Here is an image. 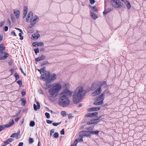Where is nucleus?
<instances>
[{
  "label": "nucleus",
  "mask_w": 146,
  "mask_h": 146,
  "mask_svg": "<svg viewBox=\"0 0 146 146\" xmlns=\"http://www.w3.org/2000/svg\"><path fill=\"white\" fill-rule=\"evenodd\" d=\"M86 93L82 86H78L76 89L73 95V101L74 104H76L79 102L81 99L84 97Z\"/></svg>",
  "instance_id": "obj_1"
},
{
  "label": "nucleus",
  "mask_w": 146,
  "mask_h": 146,
  "mask_svg": "<svg viewBox=\"0 0 146 146\" xmlns=\"http://www.w3.org/2000/svg\"><path fill=\"white\" fill-rule=\"evenodd\" d=\"M61 88V85L59 83L57 82L52 84L51 88L48 90L50 95V98L56 97L58 96V92Z\"/></svg>",
  "instance_id": "obj_2"
},
{
  "label": "nucleus",
  "mask_w": 146,
  "mask_h": 146,
  "mask_svg": "<svg viewBox=\"0 0 146 146\" xmlns=\"http://www.w3.org/2000/svg\"><path fill=\"white\" fill-rule=\"evenodd\" d=\"M57 76L54 74H50V72L46 71L44 72V74H42L41 78L42 79H45L47 83H50L53 82L56 79Z\"/></svg>",
  "instance_id": "obj_3"
},
{
  "label": "nucleus",
  "mask_w": 146,
  "mask_h": 146,
  "mask_svg": "<svg viewBox=\"0 0 146 146\" xmlns=\"http://www.w3.org/2000/svg\"><path fill=\"white\" fill-rule=\"evenodd\" d=\"M70 103V100L66 96L64 95H61L60 93L58 103L59 105L63 107L68 106Z\"/></svg>",
  "instance_id": "obj_4"
},
{
  "label": "nucleus",
  "mask_w": 146,
  "mask_h": 146,
  "mask_svg": "<svg viewBox=\"0 0 146 146\" xmlns=\"http://www.w3.org/2000/svg\"><path fill=\"white\" fill-rule=\"evenodd\" d=\"M39 18L36 16H33V13L32 12L29 13L26 18V21L28 22H30L31 25L32 26L30 28L33 27L36 23L37 20H38Z\"/></svg>",
  "instance_id": "obj_5"
},
{
  "label": "nucleus",
  "mask_w": 146,
  "mask_h": 146,
  "mask_svg": "<svg viewBox=\"0 0 146 146\" xmlns=\"http://www.w3.org/2000/svg\"><path fill=\"white\" fill-rule=\"evenodd\" d=\"M104 96V94L102 93L95 97L94 99L95 101L94 102L93 104L96 105H102L103 104Z\"/></svg>",
  "instance_id": "obj_6"
},
{
  "label": "nucleus",
  "mask_w": 146,
  "mask_h": 146,
  "mask_svg": "<svg viewBox=\"0 0 146 146\" xmlns=\"http://www.w3.org/2000/svg\"><path fill=\"white\" fill-rule=\"evenodd\" d=\"M100 84L99 87L92 94V96L94 97L99 95L102 91L101 87L103 86L105 87L106 86V82H100Z\"/></svg>",
  "instance_id": "obj_7"
},
{
  "label": "nucleus",
  "mask_w": 146,
  "mask_h": 146,
  "mask_svg": "<svg viewBox=\"0 0 146 146\" xmlns=\"http://www.w3.org/2000/svg\"><path fill=\"white\" fill-rule=\"evenodd\" d=\"M110 3L112 6L116 8H120L122 6V3L119 0H111Z\"/></svg>",
  "instance_id": "obj_8"
},
{
  "label": "nucleus",
  "mask_w": 146,
  "mask_h": 146,
  "mask_svg": "<svg viewBox=\"0 0 146 146\" xmlns=\"http://www.w3.org/2000/svg\"><path fill=\"white\" fill-rule=\"evenodd\" d=\"M72 92L69 90L67 89H65L60 93L61 95H64V96H66L68 98L71 97L72 95Z\"/></svg>",
  "instance_id": "obj_9"
},
{
  "label": "nucleus",
  "mask_w": 146,
  "mask_h": 146,
  "mask_svg": "<svg viewBox=\"0 0 146 146\" xmlns=\"http://www.w3.org/2000/svg\"><path fill=\"white\" fill-rule=\"evenodd\" d=\"M81 133L79 135L81 137H88L90 136L91 133V131H82L81 132Z\"/></svg>",
  "instance_id": "obj_10"
},
{
  "label": "nucleus",
  "mask_w": 146,
  "mask_h": 146,
  "mask_svg": "<svg viewBox=\"0 0 146 146\" xmlns=\"http://www.w3.org/2000/svg\"><path fill=\"white\" fill-rule=\"evenodd\" d=\"M100 81H97L94 83L91 86V88L92 90H94L97 88H98L99 86Z\"/></svg>",
  "instance_id": "obj_11"
},
{
  "label": "nucleus",
  "mask_w": 146,
  "mask_h": 146,
  "mask_svg": "<svg viewBox=\"0 0 146 146\" xmlns=\"http://www.w3.org/2000/svg\"><path fill=\"white\" fill-rule=\"evenodd\" d=\"M40 36V35L38 31L32 35L31 39L32 40H36Z\"/></svg>",
  "instance_id": "obj_12"
},
{
  "label": "nucleus",
  "mask_w": 146,
  "mask_h": 146,
  "mask_svg": "<svg viewBox=\"0 0 146 146\" xmlns=\"http://www.w3.org/2000/svg\"><path fill=\"white\" fill-rule=\"evenodd\" d=\"M98 114V112H95L94 113H89L87 114L85 116L86 117H95L96 116H97Z\"/></svg>",
  "instance_id": "obj_13"
},
{
  "label": "nucleus",
  "mask_w": 146,
  "mask_h": 146,
  "mask_svg": "<svg viewBox=\"0 0 146 146\" xmlns=\"http://www.w3.org/2000/svg\"><path fill=\"white\" fill-rule=\"evenodd\" d=\"M5 48L3 44H0V54H4V55H8L7 53L4 52Z\"/></svg>",
  "instance_id": "obj_14"
},
{
  "label": "nucleus",
  "mask_w": 146,
  "mask_h": 146,
  "mask_svg": "<svg viewBox=\"0 0 146 146\" xmlns=\"http://www.w3.org/2000/svg\"><path fill=\"white\" fill-rule=\"evenodd\" d=\"M14 123V120L13 119H12L8 123L4 125V126L6 128H8L12 126Z\"/></svg>",
  "instance_id": "obj_15"
},
{
  "label": "nucleus",
  "mask_w": 146,
  "mask_h": 146,
  "mask_svg": "<svg viewBox=\"0 0 146 146\" xmlns=\"http://www.w3.org/2000/svg\"><path fill=\"white\" fill-rule=\"evenodd\" d=\"M45 58L44 55H40L35 59V61L36 62L41 61L44 59Z\"/></svg>",
  "instance_id": "obj_16"
},
{
  "label": "nucleus",
  "mask_w": 146,
  "mask_h": 146,
  "mask_svg": "<svg viewBox=\"0 0 146 146\" xmlns=\"http://www.w3.org/2000/svg\"><path fill=\"white\" fill-rule=\"evenodd\" d=\"M36 105L37 107H36V105L35 104H33V107L34 110L36 111L38 109H39L40 108V106L39 103L38 102H37Z\"/></svg>",
  "instance_id": "obj_17"
},
{
  "label": "nucleus",
  "mask_w": 146,
  "mask_h": 146,
  "mask_svg": "<svg viewBox=\"0 0 146 146\" xmlns=\"http://www.w3.org/2000/svg\"><path fill=\"white\" fill-rule=\"evenodd\" d=\"M100 108L99 107H93L88 109L87 110L88 111H98L100 110Z\"/></svg>",
  "instance_id": "obj_18"
},
{
  "label": "nucleus",
  "mask_w": 146,
  "mask_h": 146,
  "mask_svg": "<svg viewBox=\"0 0 146 146\" xmlns=\"http://www.w3.org/2000/svg\"><path fill=\"white\" fill-rule=\"evenodd\" d=\"M13 11L17 18L18 19L20 15L19 11L17 9H15L13 10Z\"/></svg>",
  "instance_id": "obj_19"
},
{
  "label": "nucleus",
  "mask_w": 146,
  "mask_h": 146,
  "mask_svg": "<svg viewBox=\"0 0 146 146\" xmlns=\"http://www.w3.org/2000/svg\"><path fill=\"white\" fill-rule=\"evenodd\" d=\"M27 10H28V7L27 6H25L24 7V13H23V17L24 18H25L27 14Z\"/></svg>",
  "instance_id": "obj_20"
},
{
  "label": "nucleus",
  "mask_w": 146,
  "mask_h": 146,
  "mask_svg": "<svg viewBox=\"0 0 146 146\" xmlns=\"http://www.w3.org/2000/svg\"><path fill=\"white\" fill-rule=\"evenodd\" d=\"M91 16L92 18L94 20L98 18L96 14L92 12H91Z\"/></svg>",
  "instance_id": "obj_21"
},
{
  "label": "nucleus",
  "mask_w": 146,
  "mask_h": 146,
  "mask_svg": "<svg viewBox=\"0 0 146 146\" xmlns=\"http://www.w3.org/2000/svg\"><path fill=\"white\" fill-rule=\"evenodd\" d=\"M124 3L127 7L128 9H129L131 8V5L129 2L127 1H126L124 2Z\"/></svg>",
  "instance_id": "obj_22"
},
{
  "label": "nucleus",
  "mask_w": 146,
  "mask_h": 146,
  "mask_svg": "<svg viewBox=\"0 0 146 146\" xmlns=\"http://www.w3.org/2000/svg\"><path fill=\"white\" fill-rule=\"evenodd\" d=\"M11 17L12 21L13 23H15V19L14 18V15L13 14H11Z\"/></svg>",
  "instance_id": "obj_23"
},
{
  "label": "nucleus",
  "mask_w": 146,
  "mask_h": 146,
  "mask_svg": "<svg viewBox=\"0 0 146 146\" xmlns=\"http://www.w3.org/2000/svg\"><path fill=\"white\" fill-rule=\"evenodd\" d=\"M1 60H4L6 59L9 56V55H1Z\"/></svg>",
  "instance_id": "obj_24"
},
{
  "label": "nucleus",
  "mask_w": 146,
  "mask_h": 146,
  "mask_svg": "<svg viewBox=\"0 0 146 146\" xmlns=\"http://www.w3.org/2000/svg\"><path fill=\"white\" fill-rule=\"evenodd\" d=\"M99 131H91V134H95L97 135L99 133Z\"/></svg>",
  "instance_id": "obj_25"
},
{
  "label": "nucleus",
  "mask_w": 146,
  "mask_h": 146,
  "mask_svg": "<svg viewBox=\"0 0 146 146\" xmlns=\"http://www.w3.org/2000/svg\"><path fill=\"white\" fill-rule=\"evenodd\" d=\"M35 125V122L34 121H30L29 125L31 127H34Z\"/></svg>",
  "instance_id": "obj_26"
},
{
  "label": "nucleus",
  "mask_w": 146,
  "mask_h": 146,
  "mask_svg": "<svg viewBox=\"0 0 146 146\" xmlns=\"http://www.w3.org/2000/svg\"><path fill=\"white\" fill-rule=\"evenodd\" d=\"M60 113L61 115L63 117L66 116V113L65 111H62Z\"/></svg>",
  "instance_id": "obj_27"
},
{
  "label": "nucleus",
  "mask_w": 146,
  "mask_h": 146,
  "mask_svg": "<svg viewBox=\"0 0 146 146\" xmlns=\"http://www.w3.org/2000/svg\"><path fill=\"white\" fill-rule=\"evenodd\" d=\"M104 94H106L108 95H110V93L109 91L108 90H105L104 91V92H103V93Z\"/></svg>",
  "instance_id": "obj_28"
},
{
  "label": "nucleus",
  "mask_w": 146,
  "mask_h": 146,
  "mask_svg": "<svg viewBox=\"0 0 146 146\" xmlns=\"http://www.w3.org/2000/svg\"><path fill=\"white\" fill-rule=\"evenodd\" d=\"M14 76H15L16 79V81L19 78V76L17 73H15L14 74Z\"/></svg>",
  "instance_id": "obj_29"
},
{
  "label": "nucleus",
  "mask_w": 146,
  "mask_h": 146,
  "mask_svg": "<svg viewBox=\"0 0 146 146\" xmlns=\"http://www.w3.org/2000/svg\"><path fill=\"white\" fill-rule=\"evenodd\" d=\"M21 101L22 102V104L23 105H25L26 104V101L25 100L24 98H21Z\"/></svg>",
  "instance_id": "obj_30"
},
{
  "label": "nucleus",
  "mask_w": 146,
  "mask_h": 146,
  "mask_svg": "<svg viewBox=\"0 0 146 146\" xmlns=\"http://www.w3.org/2000/svg\"><path fill=\"white\" fill-rule=\"evenodd\" d=\"M44 45V43L43 42H36V46H43Z\"/></svg>",
  "instance_id": "obj_31"
},
{
  "label": "nucleus",
  "mask_w": 146,
  "mask_h": 146,
  "mask_svg": "<svg viewBox=\"0 0 146 146\" xmlns=\"http://www.w3.org/2000/svg\"><path fill=\"white\" fill-rule=\"evenodd\" d=\"M78 143V140L77 139H76L74 142V145H73V146H76Z\"/></svg>",
  "instance_id": "obj_32"
},
{
  "label": "nucleus",
  "mask_w": 146,
  "mask_h": 146,
  "mask_svg": "<svg viewBox=\"0 0 146 146\" xmlns=\"http://www.w3.org/2000/svg\"><path fill=\"white\" fill-rule=\"evenodd\" d=\"M34 142V140L33 138L31 137H29V143L30 144H31Z\"/></svg>",
  "instance_id": "obj_33"
},
{
  "label": "nucleus",
  "mask_w": 146,
  "mask_h": 146,
  "mask_svg": "<svg viewBox=\"0 0 146 146\" xmlns=\"http://www.w3.org/2000/svg\"><path fill=\"white\" fill-rule=\"evenodd\" d=\"M6 127L4 126V125H3L0 126V131L4 129Z\"/></svg>",
  "instance_id": "obj_34"
},
{
  "label": "nucleus",
  "mask_w": 146,
  "mask_h": 146,
  "mask_svg": "<svg viewBox=\"0 0 146 146\" xmlns=\"http://www.w3.org/2000/svg\"><path fill=\"white\" fill-rule=\"evenodd\" d=\"M58 135H59L58 133H55L54 134V135H53V136L54 138H57L58 137Z\"/></svg>",
  "instance_id": "obj_35"
},
{
  "label": "nucleus",
  "mask_w": 146,
  "mask_h": 146,
  "mask_svg": "<svg viewBox=\"0 0 146 146\" xmlns=\"http://www.w3.org/2000/svg\"><path fill=\"white\" fill-rule=\"evenodd\" d=\"M45 115L47 119H49L50 117V114L48 113H46L45 114Z\"/></svg>",
  "instance_id": "obj_36"
},
{
  "label": "nucleus",
  "mask_w": 146,
  "mask_h": 146,
  "mask_svg": "<svg viewBox=\"0 0 146 146\" xmlns=\"http://www.w3.org/2000/svg\"><path fill=\"white\" fill-rule=\"evenodd\" d=\"M102 115L98 117L96 119H95V120H96V121L99 120V121H98L99 122L100 120L102 119V118H101L102 117Z\"/></svg>",
  "instance_id": "obj_37"
},
{
  "label": "nucleus",
  "mask_w": 146,
  "mask_h": 146,
  "mask_svg": "<svg viewBox=\"0 0 146 146\" xmlns=\"http://www.w3.org/2000/svg\"><path fill=\"white\" fill-rule=\"evenodd\" d=\"M23 34V32L22 33H20L19 34V36L20 37V39L21 40H22L23 39V37L22 36V34Z\"/></svg>",
  "instance_id": "obj_38"
},
{
  "label": "nucleus",
  "mask_w": 146,
  "mask_h": 146,
  "mask_svg": "<svg viewBox=\"0 0 146 146\" xmlns=\"http://www.w3.org/2000/svg\"><path fill=\"white\" fill-rule=\"evenodd\" d=\"M61 122H58V123H52L53 125L54 126H56L60 124L61 123Z\"/></svg>",
  "instance_id": "obj_39"
},
{
  "label": "nucleus",
  "mask_w": 146,
  "mask_h": 146,
  "mask_svg": "<svg viewBox=\"0 0 146 146\" xmlns=\"http://www.w3.org/2000/svg\"><path fill=\"white\" fill-rule=\"evenodd\" d=\"M40 73L41 74H42V73L43 74H44V73L45 71H44V70L42 68L40 69Z\"/></svg>",
  "instance_id": "obj_40"
},
{
  "label": "nucleus",
  "mask_w": 146,
  "mask_h": 146,
  "mask_svg": "<svg viewBox=\"0 0 146 146\" xmlns=\"http://www.w3.org/2000/svg\"><path fill=\"white\" fill-rule=\"evenodd\" d=\"M96 120H95V119L92 120L91 121L92 123H92V124H97L99 121H96Z\"/></svg>",
  "instance_id": "obj_41"
},
{
  "label": "nucleus",
  "mask_w": 146,
  "mask_h": 146,
  "mask_svg": "<svg viewBox=\"0 0 146 146\" xmlns=\"http://www.w3.org/2000/svg\"><path fill=\"white\" fill-rule=\"evenodd\" d=\"M17 83L20 86H21L22 84V82L20 80L17 81Z\"/></svg>",
  "instance_id": "obj_42"
},
{
  "label": "nucleus",
  "mask_w": 146,
  "mask_h": 146,
  "mask_svg": "<svg viewBox=\"0 0 146 146\" xmlns=\"http://www.w3.org/2000/svg\"><path fill=\"white\" fill-rule=\"evenodd\" d=\"M48 63V62L46 61H44V62H43L42 63L41 65L42 66H44V65H46V64H47Z\"/></svg>",
  "instance_id": "obj_43"
},
{
  "label": "nucleus",
  "mask_w": 146,
  "mask_h": 146,
  "mask_svg": "<svg viewBox=\"0 0 146 146\" xmlns=\"http://www.w3.org/2000/svg\"><path fill=\"white\" fill-rule=\"evenodd\" d=\"M4 144H7V145L9 143H10V142L9 141L8 139H7L4 142Z\"/></svg>",
  "instance_id": "obj_44"
},
{
  "label": "nucleus",
  "mask_w": 146,
  "mask_h": 146,
  "mask_svg": "<svg viewBox=\"0 0 146 146\" xmlns=\"http://www.w3.org/2000/svg\"><path fill=\"white\" fill-rule=\"evenodd\" d=\"M60 133L61 135H64V129H62L60 132Z\"/></svg>",
  "instance_id": "obj_45"
},
{
  "label": "nucleus",
  "mask_w": 146,
  "mask_h": 146,
  "mask_svg": "<svg viewBox=\"0 0 146 146\" xmlns=\"http://www.w3.org/2000/svg\"><path fill=\"white\" fill-rule=\"evenodd\" d=\"M53 122L52 121H51L49 120H46V122L49 124H50L52 123V122Z\"/></svg>",
  "instance_id": "obj_46"
},
{
  "label": "nucleus",
  "mask_w": 146,
  "mask_h": 146,
  "mask_svg": "<svg viewBox=\"0 0 146 146\" xmlns=\"http://www.w3.org/2000/svg\"><path fill=\"white\" fill-rule=\"evenodd\" d=\"M20 70H21V72H22V73H23L24 74V76H26V74H25V73L23 72V70H22V68L21 67H20Z\"/></svg>",
  "instance_id": "obj_47"
},
{
  "label": "nucleus",
  "mask_w": 146,
  "mask_h": 146,
  "mask_svg": "<svg viewBox=\"0 0 146 146\" xmlns=\"http://www.w3.org/2000/svg\"><path fill=\"white\" fill-rule=\"evenodd\" d=\"M7 22L8 23L9 25H11V22L10 20L8 19L7 21Z\"/></svg>",
  "instance_id": "obj_48"
},
{
  "label": "nucleus",
  "mask_w": 146,
  "mask_h": 146,
  "mask_svg": "<svg viewBox=\"0 0 146 146\" xmlns=\"http://www.w3.org/2000/svg\"><path fill=\"white\" fill-rule=\"evenodd\" d=\"M15 29L18 30H19L21 33H22L23 32V31H22L21 29H20L19 28H15Z\"/></svg>",
  "instance_id": "obj_49"
},
{
  "label": "nucleus",
  "mask_w": 146,
  "mask_h": 146,
  "mask_svg": "<svg viewBox=\"0 0 146 146\" xmlns=\"http://www.w3.org/2000/svg\"><path fill=\"white\" fill-rule=\"evenodd\" d=\"M34 51H35V53L36 54L38 52H39V50L38 48L34 49Z\"/></svg>",
  "instance_id": "obj_50"
},
{
  "label": "nucleus",
  "mask_w": 146,
  "mask_h": 146,
  "mask_svg": "<svg viewBox=\"0 0 146 146\" xmlns=\"http://www.w3.org/2000/svg\"><path fill=\"white\" fill-rule=\"evenodd\" d=\"M109 13V11H108L106 10L104 11L103 12V14L104 15H106L108 13Z\"/></svg>",
  "instance_id": "obj_51"
},
{
  "label": "nucleus",
  "mask_w": 146,
  "mask_h": 146,
  "mask_svg": "<svg viewBox=\"0 0 146 146\" xmlns=\"http://www.w3.org/2000/svg\"><path fill=\"white\" fill-rule=\"evenodd\" d=\"M5 23V22H3L0 23V27H2L3 25H4V23Z\"/></svg>",
  "instance_id": "obj_52"
},
{
  "label": "nucleus",
  "mask_w": 146,
  "mask_h": 146,
  "mask_svg": "<svg viewBox=\"0 0 146 146\" xmlns=\"http://www.w3.org/2000/svg\"><path fill=\"white\" fill-rule=\"evenodd\" d=\"M72 117L73 116L71 114H68V118L69 119L72 118Z\"/></svg>",
  "instance_id": "obj_53"
},
{
  "label": "nucleus",
  "mask_w": 146,
  "mask_h": 146,
  "mask_svg": "<svg viewBox=\"0 0 146 146\" xmlns=\"http://www.w3.org/2000/svg\"><path fill=\"white\" fill-rule=\"evenodd\" d=\"M90 3L91 4H94L95 2V1L94 0H90Z\"/></svg>",
  "instance_id": "obj_54"
},
{
  "label": "nucleus",
  "mask_w": 146,
  "mask_h": 146,
  "mask_svg": "<svg viewBox=\"0 0 146 146\" xmlns=\"http://www.w3.org/2000/svg\"><path fill=\"white\" fill-rule=\"evenodd\" d=\"M92 10H93V11H97V9H96L95 7H92Z\"/></svg>",
  "instance_id": "obj_55"
},
{
  "label": "nucleus",
  "mask_w": 146,
  "mask_h": 146,
  "mask_svg": "<svg viewBox=\"0 0 146 146\" xmlns=\"http://www.w3.org/2000/svg\"><path fill=\"white\" fill-rule=\"evenodd\" d=\"M10 71L11 72V75L14 72V70L13 69H11Z\"/></svg>",
  "instance_id": "obj_56"
},
{
  "label": "nucleus",
  "mask_w": 146,
  "mask_h": 146,
  "mask_svg": "<svg viewBox=\"0 0 146 146\" xmlns=\"http://www.w3.org/2000/svg\"><path fill=\"white\" fill-rule=\"evenodd\" d=\"M32 45L34 47L37 46H36V42H33L32 43Z\"/></svg>",
  "instance_id": "obj_57"
},
{
  "label": "nucleus",
  "mask_w": 146,
  "mask_h": 146,
  "mask_svg": "<svg viewBox=\"0 0 146 146\" xmlns=\"http://www.w3.org/2000/svg\"><path fill=\"white\" fill-rule=\"evenodd\" d=\"M15 137L17 138V139L18 137V136L19 135V134H18V133H15Z\"/></svg>",
  "instance_id": "obj_58"
},
{
  "label": "nucleus",
  "mask_w": 146,
  "mask_h": 146,
  "mask_svg": "<svg viewBox=\"0 0 146 146\" xmlns=\"http://www.w3.org/2000/svg\"><path fill=\"white\" fill-rule=\"evenodd\" d=\"M8 27L7 26H5L4 28V30L5 31H8Z\"/></svg>",
  "instance_id": "obj_59"
},
{
  "label": "nucleus",
  "mask_w": 146,
  "mask_h": 146,
  "mask_svg": "<svg viewBox=\"0 0 146 146\" xmlns=\"http://www.w3.org/2000/svg\"><path fill=\"white\" fill-rule=\"evenodd\" d=\"M15 133L12 134L10 136L11 137H15Z\"/></svg>",
  "instance_id": "obj_60"
},
{
  "label": "nucleus",
  "mask_w": 146,
  "mask_h": 146,
  "mask_svg": "<svg viewBox=\"0 0 146 146\" xmlns=\"http://www.w3.org/2000/svg\"><path fill=\"white\" fill-rule=\"evenodd\" d=\"M21 94L23 96H24L25 95L26 93L25 92L22 91L21 92Z\"/></svg>",
  "instance_id": "obj_61"
},
{
  "label": "nucleus",
  "mask_w": 146,
  "mask_h": 146,
  "mask_svg": "<svg viewBox=\"0 0 146 146\" xmlns=\"http://www.w3.org/2000/svg\"><path fill=\"white\" fill-rule=\"evenodd\" d=\"M11 34L12 35H14L16 36H17V35L15 34V31H12L11 32Z\"/></svg>",
  "instance_id": "obj_62"
},
{
  "label": "nucleus",
  "mask_w": 146,
  "mask_h": 146,
  "mask_svg": "<svg viewBox=\"0 0 146 146\" xmlns=\"http://www.w3.org/2000/svg\"><path fill=\"white\" fill-rule=\"evenodd\" d=\"M8 139L10 142H12L14 140L13 139V138H9Z\"/></svg>",
  "instance_id": "obj_63"
},
{
  "label": "nucleus",
  "mask_w": 146,
  "mask_h": 146,
  "mask_svg": "<svg viewBox=\"0 0 146 146\" xmlns=\"http://www.w3.org/2000/svg\"><path fill=\"white\" fill-rule=\"evenodd\" d=\"M23 142H20L18 146H23Z\"/></svg>",
  "instance_id": "obj_64"
}]
</instances>
